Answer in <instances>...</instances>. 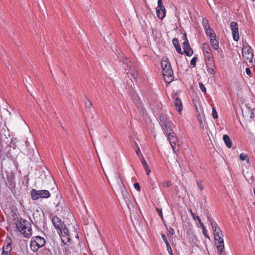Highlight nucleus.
<instances>
[{
	"instance_id": "nucleus-1",
	"label": "nucleus",
	"mask_w": 255,
	"mask_h": 255,
	"mask_svg": "<svg viewBox=\"0 0 255 255\" xmlns=\"http://www.w3.org/2000/svg\"><path fill=\"white\" fill-rule=\"evenodd\" d=\"M51 221L54 228L57 231L62 243L64 245H67V244L71 240V238L69 230L65 226L64 222L57 216L53 217L51 218Z\"/></svg>"
},
{
	"instance_id": "nucleus-2",
	"label": "nucleus",
	"mask_w": 255,
	"mask_h": 255,
	"mask_svg": "<svg viewBox=\"0 0 255 255\" xmlns=\"http://www.w3.org/2000/svg\"><path fill=\"white\" fill-rule=\"evenodd\" d=\"M16 227L18 231L20 232L24 237L29 239L32 234V230L31 223L27 220L20 218L15 223Z\"/></svg>"
},
{
	"instance_id": "nucleus-3",
	"label": "nucleus",
	"mask_w": 255,
	"mask_h": 255,
	"mask_svg": "<svg viewBox=\"0 0 255 255\" xmlns=\"http://www.w3.org/2000/svg\"><path fill=\"white\" fill-rule=\"evenodd\" d=\"M161 64L164 81L166 83H170L173 80L174 74L168 58L166 57H163Z\"/></svg>"
},
{
	"instance_id": "nucleus-4",
	"label": "nucleus",
	"mask_w": 255,
	"mask_h": 255,
	"mask_svg": "<svg viewBox=\"0 0 255 255\" xmlns=\"http://www.w3.org/2000/svg\"><path fill=\"white\" fill-rule=\"evenodd\" d=\"M45 242L44 238L40 236L33 237L30 243V249L33 252H37L39 248L45 245Z\"/></svg>"
},
{
	"instance_id": "nucleus-5",
	"label": "nucleus",
	"mask_w": 255,
	"mask_h": 255,
	"mask_svg": "<svg viewBox=\"0 0 255 255\" xmlns=\"http://www.w3.org/2000/svg\"><path fill=\"white\" fill-rule=\"evenodd\" d=\"M31 197L33 200H37L39 198H48L50 196V193L48 190H37L33 189L31 191Z\"/></svg>"
},
{
	"instance_id": "nucleus-6",
	"label": "nucleus",
	"mask_w": 255,
	"mask_h": 255,
	"mask_svg": "<svg viewBox=\"0 0 255 255\" xmlns=\"http://www.w3.org/2000/svg\"><path fill=\"white\" fill-rule=\"evenodd\" d=\"M242 55L246 60H249L250 62H252L254 57L253 51L247 42L243 44Z\"/></svg>"
},
{
	"instance_id": "nucleus-7",
	"label": "nucleus",
	"mask_w": 255,
	"mask_h": 255,
	"mask_svg": "<svg viewBox=\"0 0 255 255\" xmlns=\"http://www.w3.org/2000/svg\"><path fill=\"white\" fill-rule=\"evenodd\" d=\"M12 251V240L7 238L2 247L1 255H11Z\"/></svg>"
},
{
	"instance_id": "nucleus-8",
	"label": "nucleus",
	"mask_w": 255,
	"mask_h": 255,
	"mask_svg": "<svg viewBox=\"0 0 255 255\" xmlns=\"http://www.w3.org/2000/svg\"><path fill=\"white\" fill-rule=\"evenodd\" d=\"M215 244L216 245L218 252L221 254L224 249V244L223 240V235L221 236H214Z\"/></svg>"
},
{
	"instance_id": "nucleus-9",
	"label": "nucleus",
	"mask_w": 255,
	"mask_h": 255,
	"mask_svg": "<svg viewBox=\"0 0 255 255\" xmlns=\"http://www.w3.org/2000/svg\"><path fill=\"white\" fill-rule=\"evenodd\" d=\"M230 26L232 31L233 39L235 41H238L240 39L238 23L236 22L232 21L231 22Z\"/></svg>"
},
{
	"instance_id": "nucleus-10",
	"label": "nucleus",
	"mask_w": 255,
	"mask_h": 255,
	"mask_svg": "<svg viewBox=\"0 0 255 255\" xmlns=\"http://www.w3.org/2000/svg\"><path fill=\"white\" fill-rule=\"evenodd\" d=\"M158 6L156 7V14L157 17L162 19L165 16V9L163 5L162 0H158Z\"/></svg>"
},
{
	"instance_id": "nucleus-11",
	"label": "nucleus",
	"mask_w": 255,
	"mask_h": 255,
	"mask_svg": "<svg viewBox=\"0 0 255 255\" xmlns=\"http://www.w3.org/2000/svg\"><path fill=\"white\" fill-rule=\"evenodd\" d=\"M208 220L210 222L212 229L214 232V236H221L222 234V231L220 230L217 223L214 221L212 219H211L209 216L207 217Z\"/></svg>"
},
{
	"instance_id": "nucleus-12",
	"label": "nucleus",
	"mask_w": 255,
	"mask_h": 255,
	"mask_svg": "<svg viewBox=\"0 0 255 255\" xmlns=\"http://www.w3.org/2000/svg\"><path fill=\"white\" fill-rule=\"evenodd\" d=\"M167 137H168V139L170 142V143L171 144V146L174 152L175 153V146L176 145H179V140L178 139L177 137L175 135V133L174 132V133H171L170 134V135H167Z\"/></svg>"
},
{
	"instance_id": "nucleus-13",
	"label": "nucleus",
	"mask_w": 255,
	"mask_h": 255,
	"mask_svg": "<svg viewBox=\"0 0 255 255\" xmlns=\"http://www.w3.org/2000/svg\"><path fill=\"white\" fill-rule=\"evenodd\" d=\"M202 50L205 59L207 58V57H213L212 54L210 53L211 48L208 43L206 42L203 43Z\"/></svg>"
},
{
	"instance_id": "nucleus-14",
	"label": "nucleus",
	"mask_w": 255,
	"mask_h": 255,
	"mask_svg": "<svg viewBox=\"0 0 255 255\" xmlns=\"http://www.w3.org/2000/svg\"><path fill=\"white\" fill-rule=\"evenodd\" d=\"M172 123L171 122L167 123L166 125H163L161 127V128L163 131L164 133L166 134V135H170L171 133H174V130L171 128Z\"/></svg>"
},
{
	"instance_id": "nucleus-15",
	"label": "nucleus",
	"mask_w": 255,
	"mask_h": 255,
	"mask_svg": "<svg viewBox=\"0 0 255 255\" xmlns=\"http://www.w3.org/2000/svg\"><path fill=\"white\" fill-rule=\"evenodd\" d=\"M174 104L177 111L181 113L182 110V104L179 98L176 97L174 99Z\"/></svg>"
},
{
	"instance_id": "nucleus-16",
	"label": "nucleus",
	"mask_w": 255,
	"mask_h": 255,
	"mask_svg": "<svg viewBox=\"0 0 255 255\" xmlns=\"http://www.w3.org/2000/svg\"><path fill=\"white\" fill-rule=\"evenodd\" d=\"M161 238L166 245V246L167 248V250L169 255H173V252H172L171 247L166 238V236L164 234H162Z\"/></svg>"
},
{
	"instance_id": "nucleus-17",
	"label": "nucleus",
	"mask_w": 255,
	"mask_h": 255,
	"mask_svg": "<svg viewBox=\"0 0 255 255\" xmlns=\"http://www.w3.org/2000/svg\"><path fill=\"white\" fill-rule=\"evenodd\" d=\"M159 124L161 126L166 125V124L170 122L171 121L167 118L164 114H160L159 117Z\"/></svg>"
},
{
	"instance_id": "nucleus-18",
	"label": "nucleus",
	"mask_w": 255,
	"mask_h": 255,
	"mask_svg": "<svg viewBox=\"0 0 255 255\" xmlns=\"http://www.w3.org/2000/svg\"><path fill=\"white\" fill-rule=\"evenodd\" d=\"M172 43H173V45L174 46L177 52L179 54H183V52H182V51H181L180 45L179 41L177 38H174L172 39Z\"/></svg>"
},
{
	"instance_id": "nucleus-19",
	"label": "nucleus",
	"mask_w": 255,
	"mask_h": 255,
	"mask_svg": "<svg viewBox=\"0 0 255 255\" xmlns=\"http://www.w3.org/2000/svg\"><path fill=\"white\" fill-rule=\"evenodd\" d=\"M210 43H211V45L212 47V48L215 50H217L219 49V41L218 40H217V38L216 37H211V38H210Z\"/></svg>"
},
{
	"instance_id": "nucleus-20",
	"label": "nucleus",
	"mask_w": 255,
	"mask_h": 255,
	"mask_svg": "<svg viewBox=\"0 0 255 255\" xmlns=\"http://www.w3.org/2000/svg\"><path fill=\"white\" fill-rule=\"evenodd\" d=\"M140 159L141 162V163L146 172L147 175H148L149 174V173L151 172V170H150L149 167H148L147 162L145 160L143 156H142V158H141Z\"/></svg>"
},
{
	"instance_id": "nucleus-21",
	"label": "nucleus",
	"mask_w": 255,
	"mask_h": 255,
	"mask_svg": "<svg viewBox=\"0 0 255 255\" xmlns=\"http://www.w3.org/2000/svg\"><path fill=\"white\" fill-rule=\"evenodd\" d=\"M207 67L215 66V64L213 57H207L205 59Z\"/></svg>"
},
{
	"instance_id": "nucleus-22",
	"label": "nucleus",
	"mask_w": 255,
	"mask_h": 255,
	"mask_svg": "<svg viewBox=\"0 0 255 255\" xmlns=\"http://www.w3.org/2000/svg\"><path fill=\"white\" fill-rule=\"evenodd\" d=\"M223 139L226 145L228 148H231L232 147V142L227 134H225L223 135Z\"/></svg>"
},
{
	"instance_id": "nucleus-23",
	"label": "nucleus",
	"mask_w": 255,
	"mask_h": 255,
	"mask_svg": "<svg viewBox=\"0 0 255 255\" xmlns=\"http://www.w3.org/2000/svg\"><path fill=\"white\" fill-rule=\"evenodd\" d=\"M205 31L206 35L208 36H209L210 38L216 37V33L214 32L213 28H212L211 27H209V28L205 29Z\"/></svg>"
},
{
	"instance_id": "nucleus-24",
	"label": "nucleus",
	"mask_w": 255,
	"mask_h": 255,
	"mask_svg": "<svg viewBox=\"0 0 255 255\" xmlns=\"http://www.w3.org/2000/svg\"><path fill=\"white\" fill-rule=\"evenodd\" d=\"M118 188L120 190L123 197L125 198H127L128 195V192L127 189H126L125 185L124 184H122L121 185L118 186Z\"/></svg>"
},
{
	"instance_id": "nucleus-25",
	"label": "nucleus",
	"mask_w": 255,
	"mask_h": 255,
	"mask_svg": "<svg viewBox=\"0 0 255 255\" xmlns=\"http://www.w3.org/2000/svg\"><path fill=\"white\" fill-rule=\"evenodd\" d=\"M51 251L49 249L43 248L37 253V255H51Z\"/></svg>"
},
{
	"instance_id": "nucleus-26",
	"label": "nucleus",
	"mask_w": 255,
	"mask_h": 255,
	"mask_svg": "<svg viewBox=\"0 0 255 255\" xmlns=\"http://www.w3.org/2000/svg\"><path fill=\"white\" fill-rule=\"evenodd\" d=\"M114 178L115 181L118 185L119 186L123 184L122 179H121V177L120 174L118 173L115 172L114 174Z\"/></svg>"
},
{
	"instance_id": "nucleus-27",
	"label": "nucleus",
	"mask_w": 255,
	"mask_h": 255,
	"mask_svg": "<svg viewBox=\"0 0 255 255\" xmlns=\"http://www.w3.org/2000/svg\"><path fill=\"white\" fill-rule=\"evenodd\" d=\"M184 52L187 56H191L193 54V51L190 47L189 46L187 48L184 49Z\"/></svg>"
},
{
	"instance_id": "nucleus-28",
	"label": "nucleus",
	"mask_w": 255,
	"mask_h": 255,
	"mask_svg": "<svg viewBox=\"0 0 255 255\" xmlns=\"http://www.w3.org/2000/svg\"><path fill=\"white\" fill-rule=\"evenodd\" d=\"M202 25H203L204 30L210 27V25L209 23L208 20L206 18H204L203 19Z\"/></svg>"
},
{
	"instance_id": "nucleus-29",
	"label": "nucleus",
	"mask_w": 255,
	"mask_h": 255,
	"mask_svg": "<svg viewBox=\"0 0 255 255\" xmlns=\"http://www.w3.org/2000/svg\"><path fill=\"white\" fill-rule=\"evenodd\" d=\"M171 186L170 182L169 181H164L160 183L159 185L160 187L168 188Z\"/></svg>"
},
{
	"instance_id": "nucleus-30",
	"label": "nucleus",
	"mask_w": 255,
	"mask_h": 255,
	"mask_svg": "<svg viewBox=\"0 0 255 255\" xmlns=\"http://www.w3.org/2000/svg\"><path fill=\"white\" fill-rule=\"evenodd\" d=\"M207 70L208 73L212 75H214L216 73V66L207 67Z\"/></svg>"
},
{
	"instance_id": "nucleus-31",
	"label": "nucleus",
	"mask_w": 255,
	"mask_h": 255,
	"mask_svg": "<svg viewBox=\"0 0 255 255\" xmlns=\"http://www.w3.org/2000/svg\"><path fill=\"white\" fill-rule=\"evenodd\" d=\"M239 156H240V159L241 160L243 161V160H246L248 163H249L250 160L248 158V156L247 154L241 153V154H240Z\"/></svg>"
},
{
	"instance_id": "nucleus-32",
	"label": "nucleus",
	"mask_w": 255,
	"mask_h": 255,
	"mask_svg": "<svg viewBox=\"0 0 255 255\" xmlns=\"http://www.w3.org/2000/svg\"><path fill=\"white\" fill-rule=\"evenodd\" d=\"M135 145L136 146L135 152H136L137 155L138 156V157L140 159L141 158H142V156H143L142 154V153H141L139 147L138 146L137 143L136 142H135Z\"/></svg>"
},
{
	"instance_id": "nucleus-33",
	"label": "nucleus",
	"mask_w": 255,
	"mask_h": 255,
	"mask_svg": "<svg viewBox=\"0 0 255 255\" xmlns=\"http://www.w3.org/2000/svg\"><path fill=\"white\" fill-rule=\"evenodd\" d=\"M72 249V247L67 245V247H65V254L66 255H72L70 249Z\"/></svg>"
},
{
	"instance_id": "nucleus-34",
	"label": "nucleus",
	"mask_w": 255,
	"mask_h": 255,
	"mask_svg": "<svg viewBox=\"0 0 255 255\" xmlns=\"http://www.w3.org/2000/svg\"><path fill=\"white\" fill-rule=\"evenodd\" d=\"M197 60V58L196 57H194L192 58L191 60L190 61V64L192 67H195L196 62Z\"/></svg>"
},
{
	"instance_id": "nucleus-35",
	"label": "nucleus",
	"mask_w": 255,
	"mask_h": 255,
	"mask_svg": "<svg viewBox=\"0 0 255 255\" xmlns=\"http://www.w3.org/2000/svg\"><path fill=\"white\" fill-rule=\"evenodd\" d=\"M190 212L191 213V216H192L193 219L194 220L197 219L198 220V222H200V221H201L200 218L198 216L195 215V214L194 213H193L191 210H190Z\"/></svg>"
},
{
	"instance_id": "nucleus-36",
	"label": "nucleus",
	"mask_w": 255,
	"mask_h": 255,
	"mask_svg": "<svg viewBox=\"0 0 255 255\" xmlns=\"http://www.w3.org/2000/svg\"><path fill=\"white\" fill-rule=\"evenodd\" d=\"M212 117L214 119H217L218 117V113L215 107L212 108Z\"/></svg>"
},
{
	"instance_id": "nucleus-37",
	"label": "nucleus",
	"mask_w": 255,
	"mask_h": 255,
	"mask_svg": "<svg viewBox=\"0 0 255 255\" xmlns=\"http://www.w3.org/2000/svg\"><path fill=\"white\" fill-rule=\"evenodd\" d=\"M199 87L200 90L202 91V92L204 93L205 94L206 93V88L205 87L204 85L202 83H199Z\"/></svg>"
},
{
	"instance_id": "nucleus-38",
	"label": "nucleus",
	"mask_w": 255,
	"mask_h": 255,
	"mask_svg": "<svg viewBox=\"0 0 255 255\" xmlns=\"http://www.w3.org/2000/svg\"><path fill=\"white\" fill-rule=\"evenodd\" d=\"M37 214H38V211H37V213H33V218L36 223H38V222L40 221L41 220V219H38ZM39 218H40V217H39Z\"/></svg>"
},
{
	"instance_id": "nucleus-39",
	"label": "nucleus",
	"mask_w": 255,
	"mask_h": 255,
	"mask_svg": "<svg viewBox=\"0 0 255 255\" xmlns=\"http://www.w3.org/2000/svg\"><path fill=\"white\" fill-rule=\"evenodd\" d=\"M183 48L184 49L190 46L189 41L188 39H186L183 43H182Z\"/></svg>"
},
{
	"instance_id": "nucleus-40",
	"label": "nucleus",
	"mask_w": 255,
	"mask_h": 255,
	"mask_svg": "<svg viewBox=\"0 0 255 255\" xmlns=\"http://www.w3.org/2000/svg\"><path fill=\"white\" fill-rule=\"evenodd\" d=\"M197 186L201 191H202L204 189V186L202 185V183L201 181H197Z\"/></svg>"
},
{
	"instance_id": "nucleus-41",
	"label": "nucleus",
	"mask_w": 255,
	"mask_h": 255,
	"mask_svg": "<svg viewBox=\"0 0 255 255\" xmlns=\"http://www.w3.org/2000/svg\"><path fill=\"white\" fill-rule=\"evenodd\" d=\"M134 188L138 191H140V187L139 184L138 183H135L134 184Z\"/></svg>"
},
{
	"instance_id": "nucleus-42",
	"label": "nucleus",
	"mask_w": 255,
	"mask_h": 255,
	"mask_svg": "<svg viewBox=\"0 0 255 255\" xmlns=\"http://www.w3.org/2000/svg\"><path fill=\"white\" fill-rule=\"evenodd\" d=\"M156 211H157V212L158 214L159 215V216L160 217H161V218L162 219L163 218V215H162V209H161V208H157L156 209Z\"/></svg>"
},
{
	"instance_id": "nucleus-43",
	"label": "nucleus",
	"mask_w": 255,
	"mask_h": 255,
	"mask_svg": "<svg viewBox=\"0 0 255 255\" xmlns=\"http://www.w3.org/2000/svg\"><path fill=\"white\" fill-rule=\"evenodd\" d=\"M15 140H16V139H14V140L13 139H11L10 142V147H13V148H15Z\"/></svg>"
},
{
	"instance_id": "nucleus-44",
	"label": "nucleus",
	"mask_w": 255,
	"mask_h": 255,
	"mask_svg": "<svg viewBox=\"0 0 255 255\" xmlns=\"http://www.w3.org/2000/svg\"><path fill=\"white\" fill-rule=\"evenodd\" d=\"M203 234H204V235L205 236V237L206 238H208V239L209 238V236L208 235L207 231L206 228L205 229H203Z\"/></svg>"
},
{
	"instance_id": "nucleus-45",
	"label": "nucleus",
	"mask_w": 255,
	"mask_h": 255,
	"mask_svg": "<svg viewBox=\"0 0 255 255\" xmlns=\"http://www.w3.org/2000/svg\"><path fill=\"white\" fill-rule=\"evenodd\" d=\"M168 232L171 235H173L175 233L174 229L172 228H169L168 229Z\"/></svg>"
},
{
	"instance_id": "nucleus-46",
	"label": "nucleus",
	"mask_w": 255,
	"mask_h": 255,
	"mask_svg": "<svg viewBox=\"0 0 255 255\" xmlns=\"http://www.w3.org/2000/svg\"><path fill=\"white\" fill-rule=\"evenodd\" d=\"M255 117V108L251 109V118Z\"/></svg>"
},
{
	"instance_id": "nucleus-47",
	"label": "nucleus",
	"mask_w": 255,
	"mask_h": 255,
	"mask_svg": "<svg viewBox=\"0 0 255 255\" xmlns=\"http://www.w3.org/2000/svg\"><path fill=\"white\" fill-rule=\"evenodd\" d=\"M246 74L249 76H250L252 73L251 71L249 68H247L246 69Z\"/></svg>"
},
{
	"instance_id": "nucleus-48",
	"label": "nucleus",
	"mask_w": 255,
	"mask_h": 255,
	"mask_svg": "<svg viewBox=\"0 0 255 255\" xmlns=\"http://www.w3.org/2000/svg\"><path fill=\"white\" fill-rule=\"evenodd\" d=\"M199 224L200 225L202 230H203V229H205V226H204V224L201 222V220L200 221V222H199Z\"/></svg>"
},
{
	"instance_id": "nucleus-49",
	"label": "nucleus",
	"mask_w": 255,
	"mask_h": 255,
	"mask_svg": "<svg viewBox=\"0 0 255 255\" xmlns=\"http://www.w3.org/2000/svg\"><path fill=\"white\" fill-rule=\"evenodd\" d=\"M183 37L184 38L185 41L186 40V39H188L187 37V34H186V33H184L183 34Z\"/></svg>"
},
{
	"instance_id": "nucleus-50",
	"label": "nucleus",
	"mask_w": 255,
	"mask_h": 255,
	"mask_svg": "<svg viewBox=\"0 0 255 255\" xmlns=\"http://www.w3.org/2000/svg\"><path fill=\"white\" fill-rule=\"evenodd\" d=\"M25 143H26V146H27L28 145V142L27 141L25 142Z\"/></svg>"
}]
</instances>
